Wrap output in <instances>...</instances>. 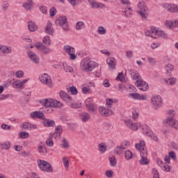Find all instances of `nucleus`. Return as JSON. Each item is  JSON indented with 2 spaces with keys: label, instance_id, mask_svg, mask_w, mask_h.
<instances>
[{
  "label": "nucleus",
  "instance_id": "f257e3e1",
  "mask_svg": "<svg viewBox=\"0 0 178 178\" xmlns=\"http://www.w3.org/2000/svg\"><path fill=\"white\" fill-rule=\"evenodd\" d=\"M135 148L140 152L141 159L139 161V163H140V165H148L149 160L147 159L148 154L147 153V150H145V143L140 140L139 143L135 145Z\"/></svg>",
  "mask_w": 178,
  "mask_h": 178
},
{
  "label": "nucleus",
  "instance_id": "f03ea898",
  "mask_svg": "<svg viewBox=\"0 0 178 178\" xmlns=\"http://www.w3.org/2000/svg\"><path fill=\"white\" fill-rule=\"evenodd\" d=\"M40 103L45 108H62L63 106V104L60 102L53 99H43L40 101Z\"/></svg>",
  "mask_w": 178,
  "mask_h": 178
},
{
  "label": "nucleus",
  "instance_id": "7ed1b4c3",
  "mask_svg": "<svg viewBox=\"0 0 178 178\" xmlns=\"http://www.w3.org/2000/svg\"><path fill=\"white\" fill-rule=\"evenodd\" d=\"M95 67H98V63L94 61L83 60L81 62V70L83 72H92Z\"/></svg>",
  "mask_w": 178,
  "mask_h": 178
},
{
  "label": "nucleus",
  "instance_id": "20e7f679",
  "mask_svg": "<svg viewBox=\"0 0 178 178\" xmlns=\"http://www.w3.org/2000/svg\"><path fill=\"white\" fill-rule=\"evenodd\" d=\"M38 165L39 166V169L42 172H47V173L54 172V168L51 163H48V161L44 160H38Z\"/></svg>",
  "mask_w": 178,
  "mask_h": 178
},
{
  "label": "nucleus",
  "instance_id": "39448f33",
  "mask_svg": "<svg viewBox=\"0 0 178 178\" xmlns=\"http://www.w3.org/2000/svg\"><path fill=\"white\" fill-rule=\"evenodd\" d=\"M138 8L139 10L137 11V14L140 15L143 19H147L148 16V8L145 5V2L140 1L138 3Z\"/></svg>",
  "mask_w": 178,
  "mask_h": 178
},
{
  "label": "nucleus",
  "instance_id": "423d86ee",
  "mask_svg": "<svg viewBox=\"0 0 178 178\" xmlns=\"http://www.w3.org/2000/svg\"><path fill=\"white\" fill-rule=\"evenodd\" d=\"M55 23L56 26H61L64 31H67V30H69V24H67V17H66V16L58 17Z\"/></svg>",
  "mask_w": 178,
  "mask_h": 178
},
{
  "label": "nucleus",
  "instance_id": "0eeeda50",
  "mask_svg": "<svg viewBox=\"0 0 178 178\" xmlns=\"http://www.w3.org/2000/svg\"><path fill=\"white\" fill-rule=\"evenodd\" d=\"M35 48L43 55H48L52 52V49L49 48L47 46L44 45L41 42H37L35 44Z\"/></svg>",
  "mask_w": 178,
  "mask_h": 178
},
{
  "label": "nucleus",
  "instance_id": "6e6552de",
  "mask_svg": "<svg viewBox=\"0 0 178 178\" xmlns=\"http://www.w3.org/2000/svg\"><path fill=\"white\" fill-rule=\"evenodd\" d=\"M85 105L89 112L94 113L97 111V105L92 102V99L91 98L86 99Z\"/></svg>",
  "mask_w": 178,
  "mask_h": 178
},
{
  "label": "nucleus",
  "instance_id": "1a4fd4ad",
  "mask_svg": "<svg viewBox=\"0 0 178 178\" xmlns=\"http://www.w3.org/2000/svg\"><path fill=\"white\" fill-rule=\"evenodd\" d=\"M111 106H100L99 108V112L102 116H111V115H113V111L111 109Z\"/></svg>",
  "mask_w": 178,
  "mask_h": 178
},
{
  "label": "nucleus",
  "instance_id": "9d476101",
  "mask_svg": "<svg viewBox=\"0 0 178 178\" xmlns=\"http://www.w3.org/2000/svg\"><path fill=\"white\" fill-rule=\"evenodd\" d=\"M151 104L154 106V108H156V106H159V108H160V106H162V97H161L160 95L152 97Z\"/></svg>",
  "mask_w": 178,
  "mask_h": 178
},
{
  "label": "nucleus",
  "instance_id": "9b49d317",
  "mask_svg": "<svg viewBox=\"0 0 178 178\" xmlns=\"http://www.w3.org/2000/svg\"><path fill=\"white\" fill-rule=\"evenodd\" d=\"M164 123L166 126H170L171 127H174V129H178V122L177 120L173 119L172 117H168L164 121Z\"/></svg>",
  "mask_w": 178,
  "mask_h": 178
},
{
  "label": "nucleus",
  "instance_id": "f8f14e48",
  "mask_svg": "<svg viewBox=\"0 0 178 178\" xmlns=\"http://www.w3.org/2000/svg\"><path fill=\"white\" fill-rule=\"evenodd\" d=\"M136 86L141 91H147L149 88L148 83L143 80L136 81Z\"/></svg>",
  "mask_w": 178,
  "mask_h": 178
},
{
  "label": "nucleus",
  "instance_id": "ddd939ff",
  "mask_svg": "<svg viewBox=\"0 0 178 178\" xmlns=\"http://www.w3.org/2000/svg\"><path fill=\"white\" fill-rule=\"evenodd\" d=\"M40 81L43 84H47L49 87L52 88V83H51V76L47 74H43L40 78Z\"/></svg>",
  "mask_w": 178,
  "mask_h": 178
},
{
  "label": "nucleus",
  "instance_id": "4468645a",
  "mask_svg": "<svg viewBox=\"0 0 178 178\" xmlns=\"http://www.w3.org/2000/svg\"><path fill=\"white\" fill-rule=\"evenodd\" d=\"M159 31V30H158L156 28L151 26L149 30L145 32V35H147V37H152V38H157Z\"/></svg>",
  "mask_w": 178,
  "mask_h": 178
},
{
  "label": "nucleus",
  "instance_id": "2eb2a0df",
  "mask_svg": "<svg viewBox=\"0 0 178 178\" xmlns=\"http://www.w3.org/2000/svg\"><path fill=\"white\" fill-rule=\"evenodd\" d=\"M64 49L67 54H69L70 58L72 60H74L76 59V56L74 55V52L76 50L73 48V47L70 45H67L64 47Z\"/></svg>",
  "mask_w": 178,
  "mask_h": 178
},
{
  "label": "nucleus",
  "instance_id": "dca6fc26",
  "mask_svg": "<svg viewBox=\"0 0 178 178\" xmlns=\"http://www.w3.org/2000/svg\"><path fill=\"white\" fill-rule=\"evenodd\" d=\"M125 124L131 129V130H134V131H136V130H138V127H141V124H136L131 121V120H125Z\"/></svg>",
  "mask_w": 178,
  "mask_h": 178
},
{
  "label": "nucleus",
  "instance_id": "f3484780",
  "mask_svg": "<svg viewBox=\"0 0 178 178\" xmlns=\"http://www.w3.org/2000/svg\"><path fill=\"white\" fill-rule=\"evenodd\" d=\"M126 148H127V141L123 142L120 146H117L114 149V152L118 155H120Z\"/></svg>",
  "mask_w": 178,
  "mask_h": 178
},
{
  "label": "nucleus",
  "instance_id": "a211bd4d",
  "mask_svg": "<svg viewBox=\"0 0 178 178\" xmlns=\"http://www.w3.org/2000/svg\"><path fill=\"white\" fill-rule=\"evenodd\" d=\"M27 55L33 63H35L36 65L40 63V57H38V56H37V54H35L34 52L28 51Z\"/></svg>",
  "mask_w": 178,
  "mask_h": 178
},
{
  "label": "nucleus",
  "instance_id": "6ab92c4d",
  "mask_svg": "<svg viewBox=\"0 0 178 178\" xmlns=\"http://www.w3.org/2000/svg\"><path fill=\"white\" fill-rule=\"evenodd\" d=\"M31 118H32V119H34V118H38V119H41L43 121L45 118V115H44V113L41 111H34L31 113Z\"/></svg>",
  "mask_w": 178,
  "mask_h": 178
},
{
  "label": "nucleus",
  "instance_id": "aec40b11",
  "mask_svg": "<svg viewBox=\"0 0 178 178\" xmlns=\"http://www.w3.org/2000/svg\"><path fill=\"white\" fill-rule=\"evenodd\" d=\"M79 118L83 123H86L91 119V115H90V113H88L83 112L80 113Z\"/></svg>",
  "mask_w": 178,
  "mask_h": 178
},
{
  "label": "nucleus",
  "instance_id": "412c9836",
  "mask_svg": "<svg viewBox=\"0 0 178 178\" xmlns=\"http://www.w3.org/2000/svg\"><path fill=\"white\" fill-rule=\"evenodd\" d=\"M106 63L108 65L110 70H115V67H116V63H115V58H108L106 60Z\"/></svg>",
  "mask_w": 178,
  "mask_h": 178
},
{
  "label": "nucleus",
  "instance_id": "4be33fe9",
  "mask_svg": "<svg viewBox=\"0 0 178 178\" xmlns=\"http://www.w3.org/2000/svg\"><path fill=\"white\" fill-rule=\"evenodd\" d=\"M42 123L45 127H54L55 126V121L44 118Z\"/></svg>",
  "mask_w": 178,
  "mask_h": 178
},
{
  "label": "nucleus",
  "instance_id": "5701e85b",
  "mask_svg": "<svg viewBox=\"0 0 178 178\" xmlns=\"http://www.w3.org/2000/svg\"><path fill=\"white\" fill-rule=\"evenodd\" d=\"M129 97H132L134 99H139V100H145L147 99V97L143 95H140L138 93H130Z\"/></svg>",
  "mask_w": 178,
  "mask_h": 178
},
{
  "label": "nucleus",
  "instance_id": "b1692460",
  "mask_svg": "<svg viewBox=\"0 0 178 178\" xmlns=\"http://www.w3.org/2000/svg\"><path fill=\"white\" fill-rule=\"evenodd\" d=\"M44 31L50 35H52V34H54V29H52V23L51 22L49 21L47 22Z\"/></svg>",
  "mask_w": 178,
  "mask_h": 178
},
{
  "label": "nucleus",
  "instance_id": "393cba45",
  "mask_svg": "<svg viewBox=\"0 0 178 178\" xmlns=\"http://www.w3.org/2000/svg\"><path fill=\"white\" fill-rule=\"evenodd\" d=\"M166 9L168 12H172V13H176L178 12V6L176 5H173V4H165Z\"/></svg>",
  "mask_w": 178,
  "mask_h": 178
},
{
  "label": "nucleus",
  "instance_id": "a878e982",
  "mask_svg": "<svg viewBox=\"0 0 178 178\" xmlns=\"http://www.w3.org/2000/svg\"><path fill=\"white\" fill-rule=\"evenodd\" d=\"M11 51L12 47L0 44V52H1V54H10Z\"/></svg>",
  "mask_w": 178,
  "mask_h": 178
},
{
  "label": "nucleus",
  "instance_id": "bb28decb",
  "mask_svg": "<svg viewBox=\"0 0 178 178\" xmlns=\"http://www.w3.org/2000/svg\"><path fill=\"white\" fill-rule=\"evenodd\" d=\"M28 29L29 31L34 32L37 31V26L35 25V23L33 22V21H29L28 22Z\"/></svg>",
  "mask_w": 178,
  "mask_h": 178
},
{
  "label": "nucleus",
  "instance_id": "cd10ccee",
  "mask_svg": "<svg viewBox=\"0 0 178 178\" xmlns=\"http://www.w3.org/2000/svg\"><path fill=\"white\" fill-rule=\"evenodd\" d=\"M131 77L133 80H137L140 77V74L137 71H133V70H129Z\"/></svg>",
  "mask_w": 178,
  "mask_h": 178
},
{
  "label": "nucleus",
  "instance_id": "c85d7f7f",
  "mask_svg": "<svg viewBox=\"0 0 178 178\" xmlns=\"http://www.w3.org/2000/svg\"><path fill=\"white\" fill-rule=\"evenodd\" d=\"M23 6L26 10H30L33 8V0H28L23 4Z\"/></svg>",
  "mask_w": 178,
  "mask_h": 178
},
{
  "label": "nucleus",
  "instance_id": "c756f323",
  "mask_svg": "<svg viewBox=\"0 0 178 178\" xmlns=\"http://www.w3.org/2000/svg\"><path fill=\"white\" fill-rule=\"evenodd\" d=\"M60 97L63 99V101H66L67 99H72V97L67 95L65 91L60 92Z\"/></svg>",
  "mask_w": 178,
  "mask_h": 178
},
{
  "label": "nucleus",
  "instance_id": "7c9ffc66",
  "mask_svg": "<svg viewBox=\"0 0 178 178\" xmlns=\"http://www.w3.org/2000/svg\"><path fill=\"white\" fill-rule=\"evenodd\" d=\"M13 86L14 88H22L23 89V85L22 84V81L18 80L15 81L13 83Z\"/></svg>",
  "mask_w": 178,
  "mask_h": 178
},
{
  "label": "nucleus",
  "instance_id": "2f4dec72",
  "mask_svg": "<svg viewBox=\"0 0 178 178\" xmlns=\"http://www.w3.org/2000/svg\"><path fill=\"white\" fill-rule=\"evenodd\" d=\"M67 1L72 5V6H77V5H80L83 2V0H67Z\"/></svg>",
  "mask_w": 178,
  "mask_h": 178
},
{
  "label": "nucleus",
  "instance_id": "473e14b6",
  "mask_svg": "<svg viewBox=\"0 0 178 178\" xmlns=\"http://www.w3.org/2000/svg\"><path fill=\"white\" fill-rule=\"evenodd\" d=\"M42 42L46 47H49L51 45V39L49 38V36H44Z\"/></svg>",
  "mask_w": 178,
  "mask_h": 178
},
{
  "label": "nucleus",
  "instance_id": "72a5a7b5",
  "mask_svg": "<svg viewBox=\"0 0 178 178\" xmlns=\"http://www.w3.org/2000/svg\"><path fill=\"white\" fill-rule=\"evenodd\" d=\"M60 147H62V148H69V142H67V140H66L65 138L62 139Z\"/></svg>",
  "mask_w": 178,
  "mask_h": 178
},
{
  "label": "nucleus",
  "instance_id": "f704fd0d",
  "mask_svg": "<svg viewBox=\"0 0 178 178\" xmlns=\"http://www.w3.org/2000/svg\"><path fill=\"white\" fill-rule=\"evenodd\" d=\"M111 166H116V159L115 156L110 155L108 157Z\"/></svg>",
  "mask_w": 178,
  "mask_h": 178
},
{
  "label": "nucleus",
  "instance_id": "c9c22d12",
  "mask_svg": "<svg viewBox=\"0 0 178 178\" xmlns=\"http://www.w3.org/2000/svg\"><path fill=\"white\" fill-rule=\"evenodd\" d=\"M159 37H161V38H164L165 40H166V38H168V34H166V33H165L163 31H159L157 33V38H159Z\"/></svg>",
  "mask_w": 178,
  "mask_h": 178
},
{
  "label": "nucleus",
  "instance_id": "e433bc0d",
  "mask_svg": "<svg viewBox=\"0 0 178 178\" xmlns=\"http://www.w3.org/2000/svg\"><path fill=\"white\" fill-rule=\"evenodd\" d=\"M164 81L169 86H173L176 83V78H170L168 79H165Z\"/></svg>",
  "mask_w": 178,
  "mask_h": 178
},
{
  "label": "nucleus",
  "instance_id": "4c0bfd02",
  "mask_svg": "<svg viewBox=\"0 0 178 178\" xmlns=\"http://www.w3.org/2000/svg\"><path fill=\"white\" fill-rule=\"evenodd\" d=\"M165 26L168 27V29H173L176 26L175 24V21H167L165 23Z\"/></svg>",
  "mask_w": 178,
  "mask_h": 178
},
{
  "label": "nucleus",
  "instance_id": "58836bf2",
  "mask_svg": "<svg viewBox=\"0 0 178 178\" xmlns=\"http://www.w3.org/2000/svg\"><path fill=\"white\" fill-rule=\"evenodd\" d=\"M46 145L47 147H54V140H52V135H50L48 139L46 140Z\"/></svg>",
  "mask_w": 178,
  "mask_h": 178
},
{
  "label": "nucleus",
  "instance_id": "ea45409f",
  "mask_svg": "<svg viewBox=\"0 0 178 178\" xmlns=\"http://www.w3.org/2000/svg\"><path fill=\"white\" fill-rule=\"evenodd\" d=\"M99 151L102 154H104L106 151V145L104 143L99 144Z\"/></svg>",
  "mask_w": 178,
  "mask_h": 178
},
{
  "label": "nucleus",
  "instance_id": "a19ab883",
  "mask_svg": "<svg viewBox=\"0 0 178 178\" xmlns=\"http://www.w3.org/2000/svg\"><path fill=\"white\" fill-rule=\"evenodd\" d=\"M76 30H83L84 29V22L82 21H79L76 24Z\"/></svg>",
  "mask_w": 178,
  "mask_h": 178
},
{
  "label": "nucleus",
  "instance_id": "79ce46f5",
  "mask_svg": "<svg viewBox=\"0 0 178 178\" xmlns=\"http://www.w3.org/2000/svg\"><path fill=\"white\" fill-rule=\"evenodd\" d=\"M1 147L3 149H9V148H10V142L6 141L4 143H1Z\"/></svg>",
  "mask_w": 178,
  "mask_h": 178
},
{
  "label": "nucleus",
  "instance_id": "37998d69",
  "mask_svg": "<svg viewBox=\"0 0 178 178\" xmlns=\"http://www.w3.org/2000/svg\"><path fill=\"white\" fill-rule=\"evenodd\" d=\"M124 158L127 160L131 159V158H133V154L131 152H130V150H127L124 152Z\"/></svg>",
  "mask_w": 178,
  "mask_h": 178
},
{
  "label": "nucleus",
  "instance_id": "c03bdc74",
  "mask_svg": "<svg viewBox=\"0 0 178 178\" xmlns=\"http://www.w3.org/2000/svg\"><path fill=\"white\" fill-rule=\"evenodd\" d=\"M68 91L71 92L72 95H77V88L74 86L70 87Z\"/></svg>",
  "mask_w": 178,
  "mask_h": 178
},
{
  "label": "nucleus",
  "instance_id": "a18cd8bd",
  "mask_svg": "<svg viewBox=\"0 0 178 178\" xmlns=\"http://www.w3.org/2000/svg\"><path fill=\"white\" fill-rule=\"evenodd\" d=\"M38 150L39 154L41 155H45V154H47V149L45 148V146H39Z\"/></svg>",
  "mask_w": 178,
  "mask_h": 178
},
{
  "label": "nucleus",
  "instance_id": "49530a36",
  "mask_svg": "<svg viewBox=\"0 0 178 178\" xmlns=\"http://www.w3.org/2000/svg\"><path fill=\"white\" fill-rule=\"evenodd\" d=\"M63 163L65 168V169H69V160H67V157H63Z\"/></svg>",
  "mask_w": 178,
  "mask_h": 178
},
{
  "label": "nucleus",
  "instance_id": "de8ad7c7",
  "mask_svg": "<svg viewBox=\"0 0 178 178\" xmlns=\"http://www.w3.org/2000/svg\"><path fill=\"white\" fill-rule=\"evenodd\" d=\"M19 137L20 138L24 139V138H29L30 137V134L27 132L22 131L19 133Z\"/></svg>",
  "mask_w": 178,
  "mask_h": 178
},
{
  "label": "nucleus",
  "instance_id": "09e8293b",
  "mask_svg": "<svg viewBox=\"0 0 178 178\" xmlns=\"http://www.w3.org/2000/svg\"><path fill=\"white\" fill-rule=\"evenodd\" d=\"M97 33L103 35L104 34H106V29L104 26H99Z\"/></svg>",
  "mask_w": 178,
  "mask_h": 178
},
{
  "label": "nucleus",
  "instance_id": "8fccbe9b",
  "mask_svg": "<svg viewBox=\"0 0 178 178\" xmlns=\"http://www.w3.org/2000/svg\"><path fill=\"white\" fill-rule=\"evenodd\" d=\"M82 104L81 103H74L71 104V107L74 109H80L81 108Z\"/></svg>",
  "mask_w": 178,
  "mask_h": 178
},
{
  "label": "nucleus",
  "instance_id": "3c124183",
  "mask_svg": "<svg viewBox=\"0 0 178 178\" xmlns=\"http://www.w3.org/2000/svg\"><path fill=\"white\" fill-rule=\"evenodd\" d=\"M49 15L51 17H54V16H55V15H56V8L55 7H52L49 10Z\"/></svg>",
  "mask_w": 178,
  "mask_h": 178
},
{
  "label": "nucleus",
  "instance_id": "603ef678",
  "mask_svg": "<svg viewBox=\"0 0 178 178\" xmlns=\"http://www.w3.org/2000/svg\"><path fill=\"white\" fill-rule=\"evenodd\" d=\"M106 177L111 178L113 176V171L111 170H107L105 172Z\"/></svg>",
  "mask_w": 178,
  "mask_h": 178
},
{
  "label": "nucleus",
  "instance_id": "864d4df0",
  "mask_svg": "<svg viewBox=\"0 0 178 178\" xmlns=\"http://www.w3.org/2000/svg\"><path fill=\"white\" fill-rule=\"evenodd\" d=\"M24 75V72H23V71L22 70H19L15 73V76L18 79H22V77H23Z\"/></svg>",
  "mask_w": 178,
  "mask_h": 178
},
{
  "label": "nucleus",
  "instance_id": "5fc2aeb1",
  "mask_svg": "<svg viewBox=\"0 0 178 178\" xmlns=\"http://www.w3.org/2000/svg\"><path fill=\"white\" fill-rule=\"evenodd\" d=\"M40 10L42 12V13H43L44 15H47V13H48V8H47V6H41L40 8Z\"/></svg>",
  "mask_w": 178,
  "mask_h": 178
},
{
  "label": "nucleus",
  "instance_id": "6e6d98bb",
  "mask_svg": "<svg viewBox=\"0 0 178 178\" xmlns=\"http://www.w3.org/2000/svg\"><path fill=\"white\" fill-rule=\"evenodd\" d=\"M165 70H167L168 73H171L172 70H173V65L168 64L165 66Z\"/></svg>",
  "mask_w": 178,
  "mask_h": 178
},
{
  "label": "nucleus",
  "instance_id": "4d7b16f0",
  "mask_svg": "<svg viewBox=\"0 0 178 178\" xmlns=\"http://www.w3.org/2000/svg\"><path fill=\"white\" fill-rule=\"evenodd\" d=\"M147 60L150 65H155V63H156V60L152 57H148Z\"/></svg>",
  "mask_w": 178,
  "mask_h": 178
},
{
  "label": "nucleus",
  "instance_id": "13d9d810",
  "mask_svg": "<svg viewBox=\"0 0 178 178\" xmlns=\"http://www.w3.org/2000/svg\"><path fill=\"white\" fill-rule=\"evenodd\" d=\"M168 155L169 158L172 159L173 161H176V153L175 152H170Z\"/></svg>",
  "mask_w": 178,
  "mask_h": 178
},
{
  "label": "nucleus",
  "instance_id": "bf43d9fd",
  "mask_svg": "<svg viewBox=\"0 0 178 178\" xmlns=\"http://www.w3.org/2000/svg\"><path fill=\"white\" fill-rule=\"evenodd\" d=\"M152 172L154 175L153 178H159V174L158 173V170H156V168H153Z\"/></svg>",
  "mask_w": 178,
  "mask_h": 178
},
{
  "label": "nucleus",
  "instance_id": "052dcab7",
  "mask_svg": "<svg viewBox=\"0 0 178 178\" xmlns=\"http://www.w3.org/2000/svg\"><path fill=\"white\" fill-rule=\"evenodd\" d=\"M106 106H111V105H113V99H106Z\"/></svg>",
  "mask_w": 178,
  "mask_h": 178
},
{
  "label": "nucleus",
  "instance_id": "680f3d73",
  "mask_svg": "<svg viewBox=\"0 0 178 178\" xmlns=\"http://www.w3.org/2000/svg\"><path fill=\"white\" fill-rule=\"evenodd\" d=\"M133 119L136 120L138 118V111L137 110H135L132 113Z\"/></svg>",
  "mask_w": 178,
  "mask_h": 178
},
{
  "label": "nucleus",
  "instance_id": "e2e57ef3",
  "mask_svg": "<svg viewBox=\"0 0 178 178\" xmlns=\"http://www.w3.org/2000/svg\"><path fill=\"white\" fill-rule=\"evenodd\" d=\"M145 134H146V136H148L149 137H151V136H152V134H154V132H152V131H150L149 129H145L144 131Z\"/></svg>",
  "mask_w": 178,
  "mask_h": 178
},
{
  "label": "nucleus",
  "instance_id": "0e129e2a",
  "mask_svg": "<svg viewBox=\"0 0 178 178\" xmlns=\"http://www.w3.org/2000/svg\"><path fill=\"white\" fill-rule=\"evenodd\" d=\"M51 137H54L56 140H59L60 138V134L59 133H54Z\"/></svg>",
  "mask_w": 178,
  "mask_h": 178
},
{
  "label": "nucleus",
  "instance_id": "69168bd1",
  "mask_svg": "<svg viewBox=\"0 0 178 178\" xmlns=\"http://www.w3.org/2000/svg\"><path fill=\"white\" fill-rule=\"evenodd\" d=\"M29 126H30V123H29V122H24L22 124V129H29Z\"/></svg>",
  "mask_w": 178,
  "mask_h": 178
},
{
  "label": "nucleus",
  "instance_id": "338daca9",
  "mask_svg": "<svg viewBox=\"0 0 178 178\" xmlns=\"http://www.w3.org/2000/svg\"><path fill=\"white\" fill-rule=\"evenodd\" d=\"M54 133H59L60 135L62 134V127L60 126H58L56 128Z\"/></svg>",
  "mask_w": 178,
  "mask_h": 178
},
{
  "label": "nucleus",
  "instance_id": "774afa93",
  "mask_svg": "<svg viewBox=\"0 0 178 178\" xmlns=\"http://www.w3.org/2000/svg\"><path fill=\"white\" fill-rule=\"evenodd\" d=\"M163 169L165 172H170V166H169L168 164L163 165Z\"/></svg>",
  "mask_w": 178,
  "mask_h": 178
}]
</instances>
